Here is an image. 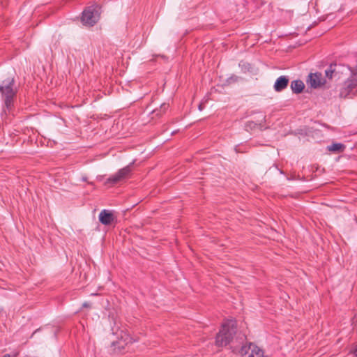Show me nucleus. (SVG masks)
<instances>
[{
  "instance_id": "obj_18",
  "label": "nucleus",
  "mask_w": 357,
  "mask_h": 357,
  "mask_svg": "<svg viewBox=\"0 0 357 357\" xmlns=\"http://www.w3.org/2000/svg\"><path fill=\"white\" fill-rule=\"evenodd\" d=\"M199 109L200 111H202V110L203 109L202 104H199Z\"/></svg>"
},
{
  "instance_id": "obj_11",
  "label": "nucleus",
  "mask_w": 357,
  "mask_h": 357,
  "mask_svg": "<svg viewBox=\"0 0 357 357\" xmlns=\"http://www.w3.org/2000/svg\"><path fill=\"white\" fill-rule=\"evenodd\" d=\"M344 89L346 93L344 94V91L341 92V95L344 96H347L349 95L351 93H352L353 89L356 88L357 86V81L356 80H348L344 84Z\"/></svg>"
},
{
  "instance_id": "obj_2",
  "label": "nucleus",
  "mask_w": 357,
  "mask_h": 357,
  "mask_svg": "<svg viewBox=\"0 0 357 357\" xmlns=\"http://www.w3.org/2000/svg\"><path fill=\"white\" fill-rule=\"evenodd\" d=\"M237 326L235 320L229 319L225 321L222 328L215 337V344L218 347H225L232 340L236 333Z\"/></svg>"
},
{
  "instance_id": "obj_8",
  "label": "nucleus",
  "mask_w": 357,
  "mask_h": 357,
  "mask_svg": "<svg viewBox=\"0 0 357 357\" xmlns=\"http://www.w3.org/2000/svg\"><path fill=\"white\" fill-rule=\"evenodd\" d=\"M289 82V79L287 76H280L275 82L273 86L274 90L277 92L282 91L287 87Z\"/></svg>"
},
{
  "instance_id": "obj_5",
  "label": "nucleus",
  "mask_w": 357,
  "mask_h": 357,
  "mask_svg": "<svg viewBox=\"0 0 357 357\" xmlns=\"http://www.w3.org/2000/svg\"><path fill=\"white\" fill-rule=\"evenodd\" d=\"M131 166L127 165L126 167L119 169L115 174L110 176L105 182L106 185H114L122 180L125 179L131 172Z\"/></svg>"
},
{
  "instance_id": "obj_6",
  "label": "nucleus",
  "mask_w": 357,
  "mask_h": 357,
  "mask_svg": "<svg viewBox=\"0 0 357 357\" xmlns=\"http://www.w3.org/2000/svg\"><path fill=\"white\" fill-rule=\"evenodd\" d=\"M112 335H116V338L118 339L117 341L113 340L112 345H115V344H119V347H123V344H126L128 342V340H130V337L128 334L124 331L123 330H120L119 328H117L116 331H114V328H112Z\"/></svg>"
},
{
  "instance_id": "obj_12",
  "label": "nucleus",
  "mask_w": 357,
  "mask_h": 357,
  "mask_svg": "<svg viewBox=\"0 0 357 357\" xmlns=\"http://www.w3.org/2000/svg\"><path fill=\"white\" fill-rule=\"evenodd\" d=\"M345 149V146L341 143H334L331 146H328V150L331 152L341 153L343 152Z\"/></svg>"
},
{
  "instance_id": "obj_10",
  "label": "nucleus",
  "mask_w": 357,
  "mask_h": 357,
  "mask_svg": "<svg viewBox=\"0 0 357 357\" xmlns=\"http://www.w3.org/2000/svg\"><path fill=\"white\" fill-rule=\"evenodd\" d=\"M305 88V84L300 79L294 80L291 83V89L294 93H301Z\"/></svg>"
},
{
  "instance_id": "obj_9",
  "label": "nucleus",
  "mask_w": 357,
  "mask_h": 357,
  "mask_svg": "<svg viewBox=\"0 0 357 357\" xmlns=\"http://www.w3.org/2000/svg\"><path fill=\"white\" fill-rule=\"evenodd\" d=\"M307 85L312 88H317L322 84L321 82V73H310L307 79Z\"/></svg>"
},
{
  "instance_id": "obj_3",
  "label": "nucleus",
  "mask_w": 357,
  "mask_h": 357,
  "mask_svg": "<svg viewBox=\"0 0 357 357\" xmlns=\"http://www.w3.org/2000/svg\"><path fill=\"white\" fill-rule=\"evenodd\" d=\"M100 13L97 6L93 5L86 8L81 16V22L86 26H94L99 20Z\"/></svg>"
},
{
  "instance_id": "obj_1",
  "label": "nucleus",
  "mask_w": 357,
  "mask_h": 357,
  "mask_svg": "<svg viewBox=\"0 0 357 357\" xmlns=\"http://www.w3.org/2000/svg\"><path fill=\"white\" fill-rule=\"evenodd\" d=\"M0 93L6 109L8 112H10L14 107V101L17 93L13 77H7L1 82Z\"/></svg>"
},
{
  "instance_id": "obj_21",
  "label": "nucleus",
  "mask_w": 357,
  "mask_h": 357,
  "mask_svg": "<svg viewBox=\"0 0 357 357\" xmlns=\"http://www.w3.org/2000/svg\"><path fill=\"white\" fill-rule=\"evenodd\" d=\"M3 357H10L9 354H6Z\"/></svg>"
},
{
  "instance_id": "obj_14",
  "label": "nucleus",
  "mask_w": 357,
  "mask_h": 357,
  "mask_svg": "<svg viewBox=\"0 0 357 357\" xmlns=\"http://www.w3.org/2000/svg\"><path fill=\"white\" fill-rule=\"evenodd\" d=\"M334 72V70L332 69V66L330 67L329 69L326 70L325 73L327 77L329 79H331L333 77V73Z\"/></svg>"
},
{
  "instance_id": "obj_20",
  "label": "nucleus",
  "mask_w": 357,
  "mask_h": 357,
  "mask_svg": "<svg viewBox=\"0 0 357 357\" xmlns=\"http://www.w3.org/2000/svg\"><path fill=\"white\" fill-rule=\"evenodd\" d=\"M264 121V122H265V121H266V116H265L263 117V119H262V121Z\"/></svg>"
},
{
  "instance_id": "obj_15",
  "label": "nucleus",
  "mask_w": 357,
  "mask_h": 357,
  "mask_svg": "<svg viewBox=\"0 0 357 357\" xmlns=\"http://www.w3.org/2000/svg\"><path fill=\"white\" fill-rule=\"evenodd\" d=\"M168 107H169V104L163 103L160 106V110L162 111L163 112H165V111L168 109Z\"/></svg>"
},
{
  "instance_id": "obj_4",
  "label": "nucleus",
  "mask_w": 357,
  "mask_h": 357,
  "mask_svg": "<svg viewBox=\"0 0 357 357\" xmlns=\"http://www.w3.org/2000/svg\"><path fill=\"white\" fill-rule=\"evenodd\" d=\"M233 351L248 357H263L264 351L252 343L242 345L239 348H234Z\"/></svg>"
},
{
  "instance_id": "obj_7",
  "label": "nucleus",
  "mask_w": 357,
  "mask_h": 357,
  "mask_svg": "<svg viewBox=\"0 0 357 357\" xmlns=\"http://www.w3.org/2000/svg\"><path fill=\"white\" fill-rule=\"evenodd\" d=\"M99 221L104 225H109L114 220V214L108 210H102L99 214Z\"/></svg>"
},
{
  "instance_id": "obj_16",
  "label": "nucleus",
  "mask_w": 357,
  "mask_h": 357,
  "mask_svg": "<svg viewBox=\"0 0 357 357\" xmlns=\"http://www.w3.org/2000/svg\"><path fill=\"white\" fill-rule=\"evenodd\" d=\"M238 79V77L237 76L233 75L228 79V82L229 83H231V82H236Z\"/></svg>"
},
{
  "instance_id": "obj_13",
  "label": "nucleus",
  "mask_w": 357,
  "mask_h": 357,
  "mask_svg": "<svg viewBox=\"0 0 357 357\" xmlns=\"http://www.w3.org/2000/svg\"><path fill=\"white\" fill-rule=\"evenodd\" d=\"M246 126L250 128V129L255 128L256 127L259 126V129L261 130H264V126H262L261 123H259V124L254 122V121H248L246 124Z\"/></svg>"
},
{
  "instance_id": "obj_19",
  "label": "nucleus",
  "mask_w": 357,
  "mask_h": 357,
  "mask_svg": "<svg viewBox=\"0 0 357 357\" xmlns=\"http://www.w3.org/2000/svg\"><path fill=\"white\" fill-rule=\"evenodd\" d=\"M354 354L357 356V347L354 350Z\"/></svg>"
},
{
  "instance_id": "obj_17",
  "label": "nucleus",
  "mask_w": 357,
  "mask_h": 357,
  "mask_svg": "<svg viewBox=\"0 0 357 357\" xmlns=\"http://www.w3.org/2000/svg\"><path fill=\"white\" fill-rule=\"evenodd\" d=\"M82 307H91V304L88 302H84L83 304H82Z\"/></svg>"
}]
</instances>
